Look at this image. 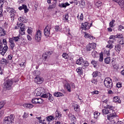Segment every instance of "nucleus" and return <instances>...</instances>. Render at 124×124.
<instances>
[{
  "label": "nucleus",
  "mask_w": 124,
  "mask_h": 124,
  "mask_svg": "<svg viewBox=\"0 0 124 124\" xmlns=\"http://www.w3.org/2000/svg\"><path fill=\"white\" fill-rule=\"evenodd\" d=\"M111 62V58L110 57H107L105 59V62L107 64H109Z\"/></svg>",
  "instance_id": "nucleus-32"
},
{
  "label": "nucleus",
  "mask_w": 124,
  "mask_h": 124,
  "mask_svg": "<svg viewBox=\"0 0 124 124\" xmlns=\"http://www.w3.org/2000/svg\"><path fill=\"white\" fill-rule=\"evenodd\" d=\"M43 91H44V89L42 88H39L35 90V95L36 96H40L43 93Z\"/></svg>",
  "instance_id": "nucleus-10"
},
{
  "label": "nucleus",
  "mask_w": 124,
  "mask_h": 124,
  "mask_svg": "<svg viewBox=\"0 0 124 124\" xmlns=\"http://www.w3.org/2000/svg\"><path fill=\"white\" fill-rule=\"evenodd\" d=\"M115 38H124V36L122 34H117L115 35Z\"/></svg>",
  "instance_id": "nucleus-41"
},
{
  "label": "nucleus",
  "mask_w": 124,
  "mask_h": 124,
  "mask_svg": "<svg viewBox=\"0 0 124 124\" xmlns=\"http://www.w3.org/2000/svg\"><path fill=\"white\" fill-rule=\"evenodd\" d=\"M116 117H117V115L115 113H112L107 115L108 120H109V121L113 120V119L116 118Z\"/></svg>",
  "instance_id": "nucleus-15"
},
{
  "label": "nucleus",
  "mask_w": 124,
  "mask_h": 124,
  "mask_svg": "<svg viewBox=\"0 0 124 124\" xmlns=\"http://www.w3.org/2000/svg\"><path fill=\"white\" fill-rule=\"evenodd\" d=\"M107 109H109V111H110L111 113H113V109H114V108L113 106L108 105L107 106Z\"/></svg>",
  "instance_id": "nucleus-37"
},
{
  "label": "nucleus",
  "mask_w": 124,
  "mask_h": 124,
  "mask_svg": "<svg viewBox=\"0 0 124 124\" xmlns=\"http://www.w3.org/2000/svg\"><path fill=\"white\" fill-rule=\"evenodd\" d=\"M99 61L101 62H103V55L102 54H100V57H99Z\"/></svg>",
  "instance_id": "nucleus-46"
},
{
  "label": "nucleus",
  "mask_w": 124,
  "mask_h": 124,
  "mask_svg": "<svg viewBox=\"0 0 124 124\" xmlns=\"http://www.w3.org/2000/svg\"><path fill=\"white\" fill-rule=\"evenodd\" d=\"M111 63H112L114 68H115V69H118V66L117 65V64H114V63H115V61H112L111 62Z\"/></svg>",
  "instance_id": "nucleus-45"
},
{
  "label": "nucleus",
  "mask_w": 124,
  "mask_h": 124,
  "mask_svg": "<svg viewBox=\"0 0 124 124\" xmlns=\"http://www.w3.org/2000/svg\"><path fill=\"white\" fill-rule=\"evenodd\" d=\"M115 50L116 52H120L121 50H122V47L121 46V45H117L116 46H115Z\"/></svg>",
  "instance_id": "nucleus-27"
},
{
  "label": "nucleus",
  "mask_w": 124,
  "mask_h": 124,
  "mask_svg": "<svg viewBox=\"0 0 124 124\" xmlns=\"http://www.w3.org/2000/svg\"><path fill=\"white\" fill-rule=\"evenodd\" d=\"M4 1H5V0H0V8H1V9H2V5H3Z\"/></svg>",
  "instance_id": "nucleus-42"
},
{
  "label": "nucleus",
  "mask_w": 124,
  "mask_h": 124,
  "mask_svg": "<svg viewBox=\"0 0 124 124\" xmlns=\"http://www.w3.org/2000/svg\"><path fill=\"white\" fill-rule=\"evenodd\" d=\"M120 44L121 45H123L124 44V38H123L120 41Z\"/></svg>",
  "instance_id": "nucleus-63"
},
{
  "label": "nucleus",
  "mask_w": 124,
  "mask_h": 124,
  "mask_svg": "<svg viewBox=\"0 0 124 124\" xmlns=\"http://www.w3.org/2000/svg\"><path fill=\"white\" fill-rule=\"evenodd\" d=\"M38 104H41L43 102V99L42 98H38Z\"/></svg>",
  "instance_id": "nucleus-51"
},
{
  "label": "nucleus",
  "mask_w": 124,
  "mask_h": 124,
  "mask_svg": "<svg viewBox=\"0 0 124 124\" xmlns=\"http://www.w3.org/2000/svg\"><path fill=\"white\" fill-rule=\"evenodd\" d=\"M18 21H19L20 23H27L28 22V19L24 16L20 17L18 18Z\"/></svg>",
  "instance_id": "nucleus-17"
},
{
  "label": "nucleus",
  "mask_w": 124,
  "mask_h": 124,
  "mask_svg": "<svg viewBox=\"0 0 124 124\" xmlns=\"http://www.w3.org/2000/svg\"><path fill=\"white\" fill-rule=\"evenodd\" d=\"M62 57L64 58V59H67L68 58V54L66 53H64L62 54Z\"/></svg>",
  "instance_id": "nucleus-48"
},
{
  "label": "nucleus",
  "mask_w": 124,
  "mask_h": 124,
  "mask_svg": "<svg viewBox=\"0 0 124 124\" xmlns=\"http://www.w3.org/2000/svg\"><path fill=\"white\" fill-rule=\"evenodd\" d=\"M10 39L13 41H15V42H18L20 40V36L13 37L12 38H10Z\"/></svg>",
  "instance_id": "nucleus-23"
},
{
  "label": "nucleus",
  "mask_w": 124,
  "mask_h": 124,
  "mask_svg": "<svg viewBox=\"0 0 124 124\" xmlns=\"http://www.w3.org/2000/svg\"><path fill=\"white\" fill-rule=\"evenodd\" d=\"M15 119V116L13 114H11L9 117H5L4 119V124H12V123L14 122Z\"/></svg>",
  "instance_id": "nucleus-4"
},
{
  "label": "nucleus",
  "mask_w": 124,
  "mask_h": 124,
  "mask_svg": "<svg viewBox=\"0 0 124 124\" xmlns=\"http://www.w3.org/2000/svg\"><path fill=\"white\" fill-rule=\"evenodd\" d=\"M6 35V32H5V31H4V29H3L2 28L0 27V36H4V35Z\"/></svg>",
  "instance_id": "nucleus-20"
},
{
  "label": "nucleus",
  "mask_w": 124,
  "mask_h": 124,
  "mask_svg": "<svg viewBox=\"0 0 124 124\" xmlns=\"http://www.w3.org/2000/svg\"><path fill=\"white\" fill-rule=\"evenodd\" d=\"M92 25V23H90L88 22H86L83 23H82L81 25V28L82 29V30H84V31H87V30H90Z\"/></svg>",
  "instance_id": "nucleus-6"
},
{
  "label": "nucleus",
  "mask_w": 124,
  "mask_h": 124,
  "mask_svg": "<svg viewBox=\"0 0 124 124\" xmlns=\"http://www.w3.org/2000/svg\"><path fill=\"white\" fill-rule=\"evenodd\" d=\"M47 57H48L47 53H45L43 54V58L44 59V60H47Z\"/></svg>",
  "instance_id": "nucleus-54"
},
{
  "label": "nucleus",
  "mask_w": 124,
  "mask_h": 124,
  "mask_svg": "<svg viewBox=\"0 0 124 124\" xmlns=\"http://www.w3.org/2000/svg\"><path fill=\"white\" fill-rule=\"evenodd\" d=\"M12 85H13V81L11 79H7L3 84V87L4 89L9 90L12 89Z\"/></svg>",
  "instance_id": "nucleus-3"
},
{
  "label": "nucleus",
  "mask_w": 124,
  "mask_h": 124,
  "mask_svg": "<svg viewBox=\"0 0 124 124\" xmlns=\"http://www.w3.org/2000/svg\"><path fill=\"white\" fill-rule=\"evenodd\" d=\"M38 98H34L32 99L31 102L33 104H38Z\"/></svg>",
  "instance_id": "nucleus-34"
},
{
  "label": "nucleus",
  "mask_w": 124,
  "mask_h": 124,
  "mask_svg": "<svg viewBox=\"0 0 124 124\" xmlns=\"http://www.w3.org/2000/svg\"><path fill=\"white\" fill-rule=\"evenodd\" d=\"M83 63H84V59L82 58H79L76 62V64L78 65H83Z\"/></svg>",
  "instance_id": "nucleus-16"
},
{
  "label": "nucleus",
  "mask_w": 124,
  "mask_h": 124,
  "mask_svg": "<svg viewBox=\"0 0 124 124\" xmlns=\"http://www.w3.org/2000/svg\"><path fill=\"white\" fill-rule=\"evenodd\" d=\"M54 96H56V97H61V96L63 95V94L62 93L57 92L54 93Z\"/></svg>",
  "instance_id": "nucleus-28"
},
{
  "label": "nucleus",
  "mask_w": 124,
  "mask_h": 124,
  "mask_svg": "<svg viewBox=\"0 0 124 124\" xmlns=\"http://www.w3.org/2000/svg\"><path fill=\"white\" fill-rule=\"evenodd\" d=\"M77 72L78 74L82 75L83 74V70L82 69V68L78 67L77 69Z\"/></svg>",
  "instance_id": "nucleus-30"
},
{
  "label": "nucleus",
  "mask_w": 124,
  "mask_h": 124,
  "mask_svg": "<svg viewBox=\"0 0 124 124\" xmlns=\"http://www.w3.org/2000/svg\"><path fill=\"white\" fill-rule=\"evenodd\" d=\"M114 23H115V20L114 19H112L111 21L109 22V27H110V28L115 27V24H114Z\"/></svg>",
  "instance_id": "nucleus-35"
},
{
  "label": "nucleus",
  "mask_w": 124,
  "mask_h": 124,
  "mask_svg": "<svg viewBox=\"0 0 124 124\" xmlns=\"http://www.w3.org/2000/svg\"><path fill=\"white\" fill-rule=\"evenodd\" d=\"M8 49V46H4L1 41L0 40V51H2L0 52L1 55L2 56H4L5 55V53L7 52V50Z\"/></svg>",
  "instance_id": "nucleus-5"
},
{
  "label": "nucleus",
  "mask_w": 124,
  "mask_h": 124,
  "mask_svg": "<svg viewBox=\"0 0 124 124\" xmlns=\"http://www.w3.org/2000/svg\"><path fill=\"white\" fill-rule=\"evenodd\" d=\"M98 75V73L97 72V71H95L93 72V73L92 74L93 77L94 78H95V77H97Z\"/></svg>",
  "instance_id": "nucleus-47"
},
{
  "label": "nucleus",
  "mask_w": 124,
  "mask_h": 124,
  "mask_svg": "<svg viewBox=\"0 0 124 124\" xmlns=\"http://www.w3.org/2000/svg\"><path fill=\"white\" fill-rule=\"evenodd\" d=\"M113 46L112 45H108L107 46V48H109V49H112L113 48Z\"/></svg>",
  "instance_id": "nucleus-64"
},
{
  "label": "nucleus",
  "mask_w": 124,
  "mask_h": 124,
  "mask_svg": "<svg viewBox=\"0 0 124 124\" xmlns=\"http://www.w3.org/2000/svg\"><path fill=\"white\" fill-rule=\"evenodd\" d=\"M27 32H28V34H31V32H32V30H31L30 29H28L27 30Z\"/></svg>",
  "instance_id": "nucleus-62"
},
{
  "label": "nucleus",
  "mask_w": 124,
  "mask_h": 124,
  "mask_svg": "<svg viewBox=\"0 0 124 124\" xmlns=\"http://www.w3.org/2000/svg\"><path fill=\"white\" fill-rule=\"evenodd\" d=\"M64 87L67 90L68 92H69V93L71 92V87H70V84H69V83H66L64 85Z\"/></svg>",
  "instance_id": "nucleus-22"
},
{
  "label": "nucleus",
  "mask_w": 124,
  "mask_h": 124,
  "mask_svg": "<svg viewBox=\"0 0 124 124\" xmlns=\"http://www.w3.org/2000/svg\"><path fill=\"white\" fill-rule=\"evenodd\" d=\"M102 113L103 114H104V115H107L108 114H110L112 113V112H111V110H109L107 109V108H106V109H103L102 110Z\"/></svg>",
  "instance_id": "nucleus-24"
},
{
  "label": "nucleus",
  "mask_w": 124,
  "mask_h": 124,
  "mask_svg": "<svg viewBox=\"0 0 124 124\" xmlns=\"http://www.w3.org/2000/svg\"><path fill=\"white\" fill-rule=\"evenodd\" d=\"M35 39L38 42L41 40V31H40V30H38L35 36Z\"/></svg>",
  "instance_id": "nucleus-11"
},
{
  "label": "nucleus",
  "mask_w": 124,
  "mask_h": 124,
  "mask_svg": "<svg viewBox=\"0 0 124 124\" xmlns=\"http://www.w3.org/2000/svg\"><path fill=\"white\" fill-rule=\"evenodd\" d=\"M69 119L72 122H73V123H76V117H75V116L74 115L70 116Z\"/></svg>",
  "instance_id": "nucleus-26"
},
{
  "label": "nucleus",
  "mask_w": 124,
  "mask_h": 124,
  "mask_svg": "<svg viewBox=\"0 0 124 124\" xmlns=\"http://www.w3.org/2000/svg\"><path fill=\"white\" fill-rule=\"evenodd\" d=\"M102 5V3L100 1H97L95 3V5L97 7H100Z\"/></svg>",
  "instance_id": "nucleus-39"
},
{
  "label": "nucleus",
  "mask_w": 124,
  "mask_h": 124,
  "mask_svg": "<svg viewBox=\"0 0 124 124\" xmlns=\"http://www.w3.org/2000/svg\"><path fill=\"white\" fill-rule=\"evenodd\" d=\"M7 11L8 13H13L14 12V9L10 7H8L7 8Z\"/></svg>",
  "instance_id": "nucleus-31"
},
{
  "label": "nucleus",
  "mask_w": 124,
  "mask_h": 124,
  "mask_svg": "<svg viewBox=\"0 0 124 124\" xmlns=\"http://www.w3.org/2000/svg\"><path fill=\"white\" fill-rule=\"evenodd\" d=\"M8 62H7V60L6 59H2L0 61V63L1 64H6Z\"/></svg>",
  "instance_id": "nucleus-33"
},
{
  "label": "nucleus",
  "mask_w": 124,
  "mask_h": 124,
  "mask_svg": "<svg viewBox=\"0 0 124 124\" xmlns=\"http://www.w3.org/2000/svg\"><path fill=\"white\" fill-rule=\"evenodd\" d=\"M41 97H43V98H48L49 97V93H45L43 94V93L42 94Z\"/></svg>",
  "instance_id": "nucleus-38"
},
{
  "label": "nucleus",
  "mask_w": 124,
  "mask_h": 124,
  "mask_svg": "<svg viewBox=\"0 0 124 124\" xmlns=\"http://www.w3.org/2000/svg\"><path fill=\"white\" fill-rule=\"evenodd\" d=\"M15 14H12L11 15V20L12 21H14V18H15Z\"/></svg>",
  "instance_id": "nucleus-55"
},
{
  "label": "nucleus",
  "mask_w": 124,
  "mask_h": 124,
  "mask_svg": "<svg viewBox=\"0 0 124 124\" xmlns=\"http://www.w3.org/2000/svg\"><path fill=\"white\" fill-rule=\"evenodd\" d=\"M19 10H22V9H24L25 13H28L29 12V9H28V7L26 5H22V6H20L18 8Z\"/></svg>",
  "instance_id": "nucleus-14"
},
{
  "label": "nucleus",
  "mask_w": 124,
  "mask_h": 124,
  "mask_svg": "<svg viewBox=\"0 0 124 124\" xmlns=\"http://www.w3.org/2000/svg\"><path fill=\"white\" fill-rule=\"evenodd\" d=\"M117 88H121L122 87V83L120 82H118L116 84Z\"/></svg>",
  "instance_id": "nucleus-59"
},
{
  "label": "nucleus",
  "mask_w": 124,
  "mask_h": 124,
  "mask_svg": "<svg viewBox=\"0 0 124 124\" xmlns=\"http://www.w3.org/2000/svg\"><path fill=\"white\" fill-rule=\"evenodd\" d=\"M52 28H51V26L47 25L45 29H44V34L46 36H49L50 34H53V32H51Z\"/></svg>",
  "instance_id": "nucleus-7"
},
{
  "label": "nucleus",
  "mask_w": 124,
  "mask_h": 124,
  "mask_svg": "<svg viewBox=\"0 0 124 124\" xmlns=\"http://www.w3.org/2000/svg\"><path fill=\"white\" fill-rule=\"evenodd\" d=\"M92 94H98L99 93V92L97 91H94L92 92Z\"/></svg>",
  "instance_id": "nucleus-61"
},
{
  "label": "nucleus",
  "mask_w": 124,
  "mask_h": 124,
  "mask_svg": "<svg viewBox=\"0 0 124 124\" xmlns=\"http://www.w3.org/2000/svg\"><path fill=\"white\" fill-rule=\"evenodd\" d=\"M113 102H118V103H121V100L118 96H115L113 97Z\"/></svg>",
  "instance_id": "nucleus-29"
},
{
  "label": "nucleus",
  "mask_w": 124,
  "mask_h": 124,
  "mask_svg": "<svg viewBox=\"0 0 124 124\" xmlns=\"http://www.w3.org/2000/svg\"><path fill=\"white\" fill-rule=\"evenodd\" d=\"M23 106L25 108H29V109H31V108H33V105L31 103L24 104Z\"/></svg>",
  "instance_id": "nucleus-19"
},
{
  "label": "nucleus",
  "mask_w": 124,
  "mask_h": 124,
  "mask_svg": "<svg viewBox=\"0 0 124 124\" xmlns=\"http://www.w3.org/2000/svg\"><path fill=\"white\" fill-rule=\"evenodd\" d=\"M95 47H96V44L93 43L87 45L86 49L87 51H92V50L95 49Z\"/></svg>",
  "instance_id": "nucleus-9"
},
{
  "label": "nucleus",
  "mask_w": 124,
  "mask_h": 124,
  "mask_svg": "<svg viewBox=\"0 0 124 124\" xmlns=\"http://www.w3.org/2000/svg\"><path fill=\"white\" fill-rule=\"evenodd\" d=\"M4 106V103L3 102H0V109Z\"/></svg>",
  "instance_id": "nucleus-60"
},
{
  "label": "nucleus",
  "mask_w": 124,
  "mask_h": 124,
  "mask_svg": "<svg viewBox=\"0 0 124 124\" xmlns=\"http://www.w3.org/2000/svg\"><path fill=\"white\" fill-rule=\"evenodd\" d=\"M29 117V113L25 112L23 115V119H27Z\"/></svg>",
  "instance_id": "nucleus-43"
},
{
  "label": "nucleus",
  "mask_w": 124,
  "mask_h": 124,
  "mask_svg": "<svg viewBox=\"0 0 124 124\" xmlns=\"http://www.w3.org/2000/svg\"><path fill=\"white\" fill-rule=\"evenodd\" d=\"M9 42L11 50H13L16 46L15 43H14V41H12V40H11L10 39H9Z\"/></svg>",
  "instance_id": "nucleus-13"
},
{
  "label": "nucleus",
  "mask_w": 124,
  "mask_h": 124,
  "mask_svg": "<svg viewBox=\"0 0 124 124\" xmlns=\"http://www.w3.org/2000/svg\"><path fill=\"white\" fill-rule=\"evenodd\" d=\"M56 114V116L55 117L54 116H47L46 117V120L48 122H51L52 121H54V120H55V118H58V117H59V118H61V117H62V114H61V113H59V111H56L55 112Z\"/></svg>",
  "instance_id": "nucleus-8"
},
{
  "label": "nucleus",
  "mask_w": 124,
  "mask_h": 124,
  "mask_svg": "<svg viewBox=\"0 0 124 124\" xmlns=\"http://www.w3.org/2000/svg\"><path fill=\"white\" fill-rule=\"evenodd\" d=\"M119 5L121 7V8H124V0H122V1H121Z\"/></svg>",
  "instance_id": "nucleus-40"
},
{
  "label": "nucleus",
  "mask_w": 124,
  "mask_h": 124,
  "mask_svg": "<svg viewBox=\"0 0 124 124\" xmlns=\"http://www.w3.org/2000/svg\"><path fill=\"white\" fill-rule=\"evenodd\" d=\"M84 33H85L84 37H85V38H89L91 40H93V36L91 35V34L89 33H87V32H85Z\"/></svg>",
  "instance_id": "nucleus-21"
},
{
  "label": "nucleus",
  "mask_w": 124,
  "mask_h": 124,
  "mask_svg": "<svg viewBox=\"0 0 124 124\" xmlns=\"http://www.w3.org/2000/svg\"><path fill=\"white\" fill-rule=\"evenodd\" d=\"M79 107H80V106H78V105L74 106V109L76 112H78V111H79Z\"/></svg>",
  "instance_id": "nucleus-49"
},
{
  "label": "nucleus",
  "mask_w": 124,
  "mask_h": 124,
  "mask_svg": "<svg viewBox=\"0 0 124 124\" xmlns=\"http://www.w3.org/2000/svg\"><path fill=\"white\" fill-rule=\"evenodd\" d=\"M80 4L82 6H85V5H86V2L85 1V0H81L80 2Z\"/></svg>",
  "instance_id": "nucleus-58"
},
{
  "label": "nucleus",
  "mask_w": 124,
  "mask_h": 124,
  "mask_svg": "<svg viewBox=\"0 0 124 124\" xmlns=\"http://www.w3.org/2000/svg\"><path fill=\"white\" fill-rule=\"evenodd\" d=\"M96 55H97L96 51H93L92 52V55L93 58H95L96 57Z\"/></svg>",
  "instance_id": "nucleus-50"
},
{
  "label": "nucleus",
  "mask_w": 124,
  "mask_h": 124,
  "mask_svg": "<svg viewBox=\"0 0 124 124\" xmlns=\"http://www.w3.org/2000/svg\"><path fill=\"white\" fill-rule=\"evenodd\" d=\"M104 85L106 88L111 89L113 88V81L109 78H106L104 81Z\"/></svg>",
  "instance_id": "nucleus-2"
},
{
  "label": "nucleus",
  "mask_w": 124,
  "mask_h": 124,
  "mask_svg": "<svg viewBox=\"0 0 124 124\" xmlns=\"http://www.w3.org/2000/svg\"><path fill=\"white\" fill-rule=\"evenodd\" d=\"M83 65L84 66H89V62H88V61H83Z\"/></svg>",
  "instance_id": "nucleus-53"
},
{
  "label": "nucleus",
  "mask_w": 124,
  "mask_h": 124,
  "mask_svg": "<svg viewBox=\"0 0 124 124\" xmlns=\"http://www.w3.org/2000/svg\"><path fill=\"white\" fill-rule=\"evenodd\" d=\"M91 82L94 85H96V84H97V80L95 79H93Z\"/></svg>",
  "instance_id": "nucleus-57"
},
{
  "label": "nucleus",
  "mask_w": 124,
  "mask_h": 124,
  "mask_svg": "<svg viewBox=\"0 0 124 124\" xmlns=\"http://www.w3.org/2000/svg\"><path fill=\"white\" fill-rule=\"evenodd\" d=\"M100 115V113L97 112V111H95L94 112V118H97V117H98V116H99Z\"/></svg>",
  "instance_id": "nucleus-44"
},
{
  "label": "nucleus",
  "mask_w": 124,
  "mask_h": 124,
  "mask_svg": "<svg viewBox=\"0 0 124 124\" xmlns=\"http://www.w3.org/2000/svg\"><path fill=\"white\" fill-rule=\"evenodd\" d=\"M34 81L36 84L40 85V84H42L43 82V78L41 77H36L34 78Z\"/></svg>",
  "instance_id": "nucleus-12"
},
{
  "label": "nucleus",
  "mask_w": 124,
  "mask_h": 124,
  "mask_svg": "<svg viewBox=\"0 0 124 124\" xmlns=\"http://www.w3.org/2000/svg\"><path fill=\"white\" fill-rule=\"evenodd\" d=\"M55 30L56 31H61V28L59 26H56L55 27Z\"/></svg>",
  "instance_id": "nucleus-52"
},
{
  "label": "nucleus",
  "mask_w": 124,
  "mask_h": 124,
  "mask_svg": "<svg viewBox=\"0 0 124 124\" xmlns=\"http://www.w3.org/2000/svg\"><path fill=\"white\" fill-rule=\"evenodd\" d=\"M70 5V4L68 3V2H66L65 3H59V7L61 8H66V6H69Z\"/></svg>",
  "instance_id": "nucleus-18"
},
{
  "label": "nucleus",
  "mask_w": 124,
  "mask_h": 124,
  "mask_svg": "<svg viewBox=\"0 0 124 124\" xmlns=\"http://www.w3.org/2000/svg\"><path fill=\"white\" fill-rule=\"evenodd\" d=\"M57 6V4L56 3H53L52 5H50L49 7L47 8L48 10H51V9H54V8H56Z\"/></svg>",
  "instance_id": "nucleus-25"
},
{
  "label": "nucleus",
  "mask_w": 124,
  "mask_h": 124,
  "mask_svg": "<svg viewBox=\"0 0 124 124\" xmlns=\"http://www.w3.org/2000/svg\"><path fill=\"white\" fill-rule=\"evenodd\" d=\"M124 27L122 26V25H120L119 26V28H118V30L119 31H122V30H124Z\"/></svg>",
  "instance_id": "nucleus-56"
},
{
  "label": "nucleus",
  "mask_w": 124,
  "mask_h": 124,
  "mask_svg": "<svg viewBox=\"0 0 124 124\" xmlns=\"http://www.w3.org/2000/svg\"><path fill=\"white\" fill-rule=\"evenodd\" d=\"M17 26H16L15 27V29L16 30H17V29H19L20 28V30L19 31V34L21 35H24L25 34V31H26V26H25V24L22 23H17Z\"/></svg>",
  "instance_id": "nucleus-1"
},
{
  "label": "nucleus",
  "mask_w": 124,
  "mask_h": 124,
  "mask_svg": "<svg viewBox=\"0 0 124 124\" xmlns=\"http://www.w3.org/2000/svg\"><path fill=\"white\" fill-rule=\"evenodd\" d=\"M48 99H49L50 101H53V100H54V97L52 96V94H50V93H48Z\"/></svg>",
  "instance_id": "nucleus-36"
}]
</instances>
